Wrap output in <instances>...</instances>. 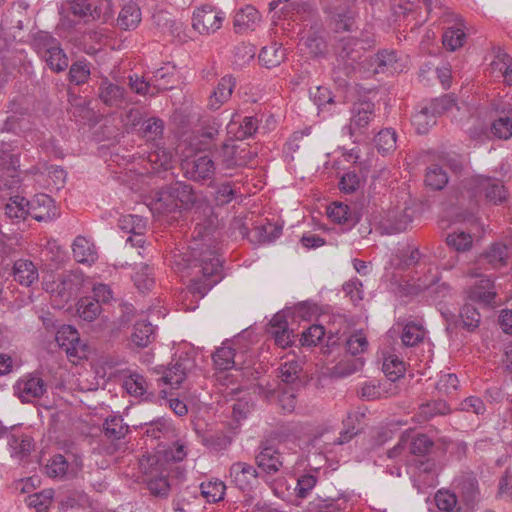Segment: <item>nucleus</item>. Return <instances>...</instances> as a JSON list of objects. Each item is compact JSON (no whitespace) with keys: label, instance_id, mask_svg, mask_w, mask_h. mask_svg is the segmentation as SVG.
Masks as SVG:
<instances>
[{"label":"nucleus","instance_id":"obj_1","mask_svg":"<svg viewBox=\"0 0 512 512\" xmlns=\"http://www.w3.org/2000/svg\"><path fill=\"white\" fill-rule=\"evenodd\" d=\"M179 269L190 270L192 275L189 292L203 298L221 280L222 261L216 250L205 244L194 243L189 255H183L176 262Z\"/></svg>","mask_w":512,"mask_h":512},{"label":"nucleus","instance_id":"obj_2","mask_svg":"<svg viewBox=\"0 0 512 512\" xmlns=\"http://www.w3.org/2000/svg\"><path fill=\"white\" fill-rule=\"evenodd\" d=\"M360 43L352 38H343L339 41L336 48V59L333 64L332 76L339 86L347 84L357 68H366L362 60L364 56L363 48Z\"/></svg>","mask_w":512,"mask_h":512},{"label":"nucleus","instance_id":"obj_3","mask_svg":"<svg viewBox=\"0 0 512 512\" xmlns=\"http://www.w3.org/2000/svg\"><path fill=\"white\" fill-rule=\"evenodd\" d=\"M375 104L371 101H359L351 108L350 122L343 128L354 143H361L370 140L368 133L369 125L374 121Z\"/></svg>","mask_w":512,"mask_h":512},{"label":"nucleus","instance_id":"obj_4","mask_svg":"<svg viewBox=\"0 0 512 512\" xmlns=\"http://www.w3.org/2000/svg\"><path fill=\"white\" fill-rule=\"evenodd\" d=\"M467 189L474 198L484 196L492 204H501L507 198V191L502 182L494 177L475 176L466 181Z\"/></svg>","mask_w":512,"mask_h":512},{"label":"nucleus","instance_id":"obj_5","mask_svg":"<svg viewBox=\"0 0 512 512\" xmlns=\"http://www.w3.org/2000/svg\"><path fill=\"white\" fill-rule=\"evenodd\" d=\"M256 152L246 146L225 142L216 150V157L223 170L245 167L256 157Z\"/></svg>","mask_w":512,"mask_h":512},{"label":"nucleus","instance_id":"obj_6","mask_svg":"<svg viewBox=\"0 0 512 512\" xmlns=\"http://www.w3.org/2000/svg\"><path fill=\"white\" fill-rule=\"evenodd\" d=\"M55 340L62 348L71 362L86 357L87 346L81 342L79 333L71 325H62L57 329Z\"/></svg>","mask_w":512,"mask_h":512},{"label":"nucleus","instance_id":"obj_7","mask_svg":"<svg viewBox=\"0 0 512 512\" xmlns=\"http://www.w3.org/2000/svg\"><path fill=\"white\" fill-rule=\"evenodd\" d=\"M184 176L194 182L211 181L215 175V163L209 156H195L182 161Z\"/></svg>","mask_w":512,"mask_h":512},{"label":"nucleus","instance_id":"obj_8","mask_svg":"<svg viewBox=\"0 0 512 512\" xmlns=\"http://www.w3.org/2000/svg\"><path fill=\"white\" fill-rule=\"evenodd\" d=\"M257 468L266 475H275L284 467V457L270 442H261L255 454Z\"/></svg>","mask_w":512,"mask_h":512},{"label":"nucleus","instance_id":"obj_9","mask_svg":"<svg viewBox=\"0 0 512 512\" xmlns=\"http://www.w3.org/2000/svg\"><path fill=\"white\" fill-rule=\"evenodd\" d=\"M216 369L226 371L230 369L240 370L246 362V352L237 351L236 343L225 342L213 354Z\"/></svg>","mask_w":512,"mask_h":512},{"label":"nucleus","instance_id":"obj_10","mask_svg":"<svg viewBox=\"0 0 512 512\" xmlns=\"http://www.w3.org/2000/svg\"><path fill=\"white\" fill-rule=\"evenodd\" d=\"M367 70L372 69L375 74L400 73L404 70V59L396 51L384 49L370 57Z\"/></svg>","mask_w":512,"mask_h":512},{"label":"nucleus","instance_id":"obj_11","mask_svg":"<svg viewBox=\"0 0 512 512\" xmlns=\"http://www.w3.org/2000/svg\"><path fill=\"white\" fill-rule=\"evenodd\" d=\"M231 482L241 491H251L258 483L259 472L253 465L237 461L229 468Z\"/></svg>","mask_w":512,"mask_h":512},{"label":"nucleus","instance_id":"obj_12","mask_svg":"<svg viewBox=\"0 0 512 512\" xmlns=\"http://www.w3.org/2000/svg\"><path fill=\"white\" fill-rule=\"evenodd\" d=\"M223 16L210 6L198 8L193 13L192 26L200 34H210L221 28Z\"/></svg>","mask_w":512,"mask_h":512},{"label":"nucleus","instance_id":"obj_13","mask_svg":"<svg viewBox=\"0 0 512 512\" xmlns=\"http://www.w3.org/2000/svg\"><path fill=\"white\" fill-rule=\"evenodd\" d=\"M14 390L22 402H31L41 398L46 393L47 386L42 378L28 374L16 382Z\"/></svg>","mask_w":512,"mask_h":512},{"label":"nucleus","instance_id":"obj_14","mask_svg":"<svg viewBox=\"0 0 512 512\" xmlns=\"http://www.w3.org/2000/svg\"><path fill=\"white\" fill-rule=\"evenodd\" d=\"M327 214L333 222L342 225L346 231L354 227L362 216L356 205L349 206L341 202L332 203L327 209Z\"/></svg>","mask_w":512,"mask_h":512},{"label":"nucleus","instance_id":"obj_15","mask_svg":"<svg viewBox=\"0 0 512 512\" xmlns=\"http://www.w3.org/2000/svg\"><path fill=\"white\" fill-rule=\"evenodd\" d=\"M18 155L0 151V189H11L20 182Z\"/></svg>","mask_w":512,"mask_h":512},{"label":"nucleus","instance_id":"obj_16","mask_svg":"<svg viewBox=\"0 0 512 512\" xmlns=\"http://www.w3.org/2000/svg\"><path fill=\"white\" fill-rule=\"evenodd\" d=\"M29 216L39 222H47L58 216L54 200L46 194L36 195L28 201Z\"/></svg>","mask_w":512,"mask_h":512},{"label":"nucleus","instance_id":"obj_17","mask_svg":"<svg viewBox=\"0 0 512 512\" xmlns=\"http://www.w3.org/2000/svg\"><path fill=\"white\" fill-rule=\"evenodd\" d=\"M127 92L124 87L103 78L98 86V98L108 107L119 108L126 103Z\"/></svg>","mask_w":512,"mask_h":512},{"label":"nucleus","instance_id":"obj_18","mask_svg":"<svg viewBox=\"0 0 512 512\" xmlns=\"http://www.w3.org/2000/svg\"><path fill=\"white\" fill-rule=\"evenodd\" d=\"M269 326L268 333L278 347L286 348L292 344L294 333L288 327V321L284 312L276 313L270 320Z\"/></svg>","mask_w":512,"mask_h":512},{"label":"nucleus","instance_id":"obj_19","mask_svg":"<svg viewBox=\"0 0 512 512\" xmlns=\"http://www.w3.org/2000/svg\"><path fill=\"white\" fill-rule=\"evenodd\" d=\"M192 368L193 361L189 357H179L163 371L160 380L173 388H179Z\"/></svg>","mask_w":512,"mask_h":512},{"label":"nucleus","instance_id":"obj_20","mask_svg":"<svg viewBox=\"0 0 512 512\" xmlns=\"http://www.w3.org/2000/svg\"><path fill=\"white\" fill-rule=\"evenodd\" d=\"M446 320L447 330L461 327L469 332H472L479 327L481 315L474 306L465 304L461 308L458 317L451 314L450 317L446 318Z\"/></svg>","mask_w":512,"mask_h":512},{"label":"nucleus","instance_id":"obj_21","mask_svg":"<svg viewBox=\"0 0 512 512\" xmlns=\"http://www.w3.org/2000/svg\"><path fill=\"white\" fill-rule=\"evenodd\" d=\"M468 275L471 277H480L470 292V298L484 304H491L495 297L494 281L489 277H482L476 270H469Z\"/></svg>","mask_w":512,"mask_h":512},{"label":"nucleus","instance_id":"obj_22","mask_svg":"<svg viewBox=\"0 0 512 512\" xmlns=\"http://www.w3.org/2000/svg\"><path fill=\"white\" fill-rule=\"evenodd\" d=\"M509 258L510 253L507 245L495 242L479 256L478 263H487L492 269H499L508 264Z\"/></svg>","mask_w":512,"mask_h":512},{"label":"nucleus","instance_id":"obj_23","mask_svg":"<svg viewBox=\"0 0 512 512\" xmlns=\"http://www.w3.org/2000/svg\"><path fill=\"white\" fill-rule=\"evenodd\" d=\"M235 86L236 79L232 75L223 76L209 96L208 107L211 110L219 109L231 98Z\"/></svg>","mask_w":512,"mask_h":512},{"label":"nucleus","instance_id":"obj_24","mask_svg":"<svg viewBox=\"0 0 512 512\" xmlns=\"http://www.w3.org/2000/svg\"><path fill=\"white\" fill-rule=\"evenodd\" d=\"M156 463L155 457H147L140 461L141 469L150 477L146 480L150 493L157 497H167L170 492V484L165 476L154 477L152 471L146 470V464L151 466Z\"/></svg>","mask_w":512,"mask_h":512},{"label":"nucleus","instance_id":"obj_25","mask_svg":"<svg viewBox=\"0 0 512 512\" xmlns=\"http://www.w3.org/2000/svg\"><path fill=\"white\" fill-rule=\"evenodd\" d=\"M411 221L412 217L407 209H393L387 213L382 227L387 234L400 233L407 229Z\"/></svg>","mask_w":512,"mask_h":512},{"label":"nucleus","instance_id":"obj_26","mask_svg":"<svg viewBox=\"0 0 512 512\" xmlns=\"http://www.w3.org/2000/svg\"><path fill=\"white\" fill-rule=\"evenodd\" d=\"M175 201L167 187H164L154 193L148 206L154 214L161 215L179 209V205Z\"/></svg>","mask_w":512,"mask_h":512},{"label":"nucleus","instance_id":"obj_27","mask_svg":"<svg viewBox=\"0 0 512 512\" xmlns=\"http://www.w3.org/2000/svg\"><path fill=\"white\" fill-rule=\"evenodd\" d=\"M73 257L78 263H94L97 258L95 245L83 236H77L72 244Z\"/></svg>","mask_w":512,"mask_h":512},{"label":"nucleus","instance_id":"obj_28","mask_svg":"<svg viewBox=\"0 0 512 512\" xmlns=\"http://www.w3.org/2000/svg\"><path fill=\"white\" fill-rule=\"evenodd\" d=\"M13 277L19 284L29 287L38 280L39 274L31 260L19 259L13 265Z\"/></svg>","mask_w":512,"mask_h":512},{"label":"nucleus","instance_id":"obj_29","mask_svg":"<svg viewBox=\"0 0 512 512\" xmlns=\"http://www.w3.org/2000/svg\"><path fill=\"white\" fill-rule=\"evenodd\" d=\"M179 208H190L197 200L196 194L192 186L186 182L178 181L174 184L166 186Z\"/></svg>","mask_w":512,"mask_h":512},{"label":"nucleus","instance_id":"obj_30","mask_svg":"<svg viewBox=\"0 0 512 512\" xmlns=\"http://www.w3.org/2000/svg\"><path fill=\"white\" fill-rule=\"evenodd\" d=\"M141 22V10L132 1L124 4L117 18L118 26L123 30H133Z\"/></svg>","mask_w":512,"mask_h":512},{"label":"nucleus","instance_id":"obj_31","mask_svg":"<svg viewBox=\"0 0 512 512\" xmlns=\"http://www.w3.org/2000/svg\"><path fill=\"white\" fill-rule=\"evenodd\" d=\"M258 120L253 116H246L240 123L231 121L227 125V132L238 140L253 136L258 129Z\"/></svg>","mask_w":512,"mask_h":512},{"label":"nucleus","instance_id":"obj_32","mask_svg":"<svg viewBox=\"0 0 512 512\" xmlns=\"http://www.w3.org/2000/svg\"><path fill=\"white\" fill-rule=\"evenodd\" d=\"M260 18L261 16L255 7L246 5L235 13L234 26L240 31L254 29Z\"/></svg>","mask_w":512,"mask_h":512},{"label":"nucleus","instance_id":"obj_33","mask_svg":"<svg viewBox=\"0 0 512 512\" xmlns=\"http://www.w3.org/2000/svg\"><path fill=\"white\" fill-rule=\"evenodd\" d=\"M285 50L278 43L265 46L259 53V61L266 68H274L279 66L285 60Z\"/></svg>","mask_w":512,"mask_h":512},{"label":"nucleus","instance_id":"obj_34","mask_svg":"<svg viewBox=\"0 0 512 512\" xmlns=\"http://www.w3.org/2000/svg\"><path fill=\"white\" fill-rule=\"evenodd\" d=\"M450 413L448 404L443 400H434L419 406L416 414L418 422H426L438 415Z\"/></svg>","mask_w":512,"mask_h":512},{"label":"nucleus","instance_id":"obj_35","mask_svg":"<svg viewBox=\"0 0 512 512\" xmlns=\"http://www.w3.org/2000/svg\"><path fill=\"white\" fill-rule=\"evenodd\" d=\"M103 431L105 436L111 440L123 439L129 432V426L119 415H113L106 418L103 423Z\"/></svg>","mask_w":512,"mask_h":512},{"label":"nucleus","instance_id":"obj_36","mask_svg":"<svg viewBox=\"0 0 512 512\" xmlns=\"http://www.w3.org/2000/svg\"><path fill=\"white\" fill-rule=\"evenodd\" d=\"M132 342L140 348L147 347L155 339L154 326L146 321H138L134 325V331L131 336Z\"/></svg>","mask_w":512,"mask_h":512},{"label":"nucleus","instance_id":"obj_37","mask_svg":"<svg viewBox=\"0 0 512 512\" xmlns=\"http://www.w3.org/2000/svg\"><path fill=\"white\" fill-rule=\"evenodd\" d=\"M5 215L12 222H20L29 216L28 201L19 196L10 199L4 207Z\"/></svg>","mask_w":512,"mask_h":512},{"label":"nucleus","instance_id":"obj_38","mask_svg":"<svg viewBox=\"0 0 512 512\" xmlns=\"http://www.w3.org/2000/svg\"><path fill=\"white\" fill-rule=\"evenodd\" d=\"M8 445L12 456L23 458L30 454L34 448L33 439L25 434H11L8 437Z\"/></svg>","mask_w":512,"mask_h":512},{"label":"nucleus","instance_id":"obj_39","mask_svg":"<svg viewBox=\"0 0 512 512\" xmlns=\"http://www.w3.org/2000/svg\"><path fill=\"white\" fill-rule=\"evenodd\" d=\"M164 122L157 117H151L142 122L139 135L146 141L156 142L163 137Z\"/></svg>","mask_w":512,"mask_h":512},{"label":"nucleus","instance_id":"obj_40","mask_svg":"<svg viewBox=\"0 0 512 512\" xmlns=\"http://www.w3.org/2000/svg\"><path fill=\"white\" fill-rule=\"evenodd\" d=\"M436 118L430 107H424L412 116V124L418 134H426L436 124Z\"/></svg>","mask_w":512,"mask_h":512},{"label":"nucleus","instance_id":"obj_41","mask_svg":"<svg viewBox=\"0 0 512 512\" xmlns=\"http://www.w3.org/2000/svg\"><path fill=\"white\" fill-rule=\"evenodd\" d=\"M68 11L74 16L83 19H98L101 15V10L95 7L93 10L88 0H69Z\"/></svg>","mask_w":512,"mask_h":512},{"label":"nucleus","instance_id":"obj_42","mask_svg":"<svg viewBox=\"0 0 512 512\" xmlns=\"http://www.w3.org/2000/svg\"><path fill=\"white\" fill-rule=\"evenodd\" d=\"M102 312L101 304L90 297L81 298L77 304L79 317L87 322L94 321Z\"/></svg>","mask_w":512,"mask_h":512},{"label":"nucleus","instance_id":"obj_43","mask_svg":"<svg viewBox=\"0 0 512 512\" xmlns=\"http://www.w3.org/2000/svg\"><path fill=\"white\" fill-rule=\"evenodd\" d=\"M123 387L130 395L135 397L144 396L149 390L146 379L138 373H131L126 376L123 380Z\"/></svg>","mask_w":512,"mask_h":512},{"label":"nucleus","instance_id":"obj_44","mask_svg":"<svg viewBox=\"0 0 512 512\" xmlns=\"http://www.w3.org/2000/svg\"><path fill=\"white\" fill-rule=\"evenodd\" d=\"M458 487L463 500L467 504H473L479 497L478 482L471 475H464L458 483Z\"/></svg>","mask_w":512,"mask_h":512},{"label":"nucleus","instance_id":"obj_45","mask_svg":"<svg viewBox=\"0 0 512 512\" xmlns=\"http://www.w3.org/2000/svg\"><path fill=\"white\" fill-rule=\"evenodd\" d=\"M54 491L52 489H44L40 492L29 495L26 498V503L32 507L36 512H47L52 504Z\"/></svg>","mask_w":512,"mask_h":512},{"label":"nucleus","instance_id":"obj_46","mask_svg":"<svg viewBox=\"0 0 512 512\" xmlns=\"http://www.w3.org/2000/svg\"><path fill=\"white\" fill-rule=\"evenodd\" d=\"M382 370L390 381H396L404 375L405 363L395 354L384 358Z\"/></svg>","mask_w":512,"mask_h":512},{"label":"nucleus","instance_id":"obj_47","mask_svg":"<svg viewBox=\"0 0 512 512\" xmlns=\"http://www.w3.org/2000/svg\"><path fill=\"white\" fill-rule=\"evenodd\" d=\"M302 371L300 362L295 358H291L283 362L279 367V378L286 384H295L299 379Z\"/></svg>","mask_w":512,"mask_h":512},{"label":"nucleus","instance_id":"obj_48","mask_svg":"<svg viewBox=\"0 0 512 512\" xmlns=\"http://www.w3.org/2000/svg\"><path fill=\"white\" fill-rule=\"evenodd\" d=\"M439 512H462L457 496L448 490H439L434 497Z\"/></svg>","mask_w":512,"mask_h":512},{"label":"nucleus","instance_id":"obj_49","mask_svg":"<svg viewBox=\"0 0 512 512\" xmlns=\"http://www.w3.org/2000/svg\"><path fill=\"white\" fill-rule=\"evenodd\" d=\"M396 132L391 128L382 129L374 137L375 146L378 152L386 154L396 148Z\"/></svg>","mask_w":512,"mask_h":512},{"label":"nucleus","instance_id":"obj_50","mask_svg":"<svg viewBox=\"0 0 512 512\" xmlns=\"http://www.w3.org/2000/svg\"><path fill=\"white\" fill-rule=\"evenodd\" d=\"M226 486L222 481H208L200 485L201 495L210 503H215L223 499Z\"/></svg>","mask_w":512,"mask_h":512},{"label":"nucleus","instance_id":"obj_51","mask_svg":"<svg viewBox=\"0 0 512 512\" xmlns=\"http://www.w3.org/2000/svg\"><path fill=\"white\" fill-rule=\"evenodd\" d=\"M425 183L432 190H441L448 183V177L441 166L431 165L427 168Z\"/></svg>","mask_w":512,"mask_h":512},{"label":"nucleus","instance_id":"obj_52","mask_svg":"<svg viewBox=\"0 0 512 512\" xmlns=\"http://www.w3.org/2000/svg\"><path fill=\"white\" fill-rule=\"evenodd\" d=\"M425 331L421 325L408 323L403 328L401 340L404 346L413 347L423 341Z\"/></svg>","mask_w":512,"mask_h":512},{"label":"nucleus","instance_id":"obj_53","mask_svg":"<svg viewBox=\"0 0 512 512\" xmlns=\"http://www.w3.org/2000/svg\"><path fill=\"white\" fill-rule=\"evenodd\" d=\"M466 34L461 27L448 28L442 37L444 47L449 51H455L462 47Z\"/></svg>","mask_w":512,"mask_h":512},{"label":"nucleus","instance_id":"obj_54","mask_svg":"<svg viewBox=\"0 0 512 512\" xmlns=\"http://www.w3.org/2000/svg\"><path fill=\"white\" fill-rule=\"evenodd\" d=\"M54 284L56 285V288H52L50 291L52 293H57V295L64 301H68L76 289V285L71 275H60Z\"/></svg>","mask_w":512,"mask_h":512},{"label":"nucleus","instance_id":"obj_55","mask_svg":"<svg viewBox=\"0 0 512 512\" xmlns=\"http://www.w3.org/2000/svg\"><path fill=\"white\" fill-rule=\"evenodd\" d=\"M144 434L153 439H159L170 431V424L164 418L151 420L150 422L141 424Z\"/></svg>","mask_w":512,"mask_h":512},{"label":"nucleus","instance_id":"obj_56","mask_svg":"<svg viewBox=\"0 0 512 512\" xmlns=\"http://www.w3.org/2000/svg\"><path fill=\"white\" fill-rule=\"evenodd\" d=\"M42 57L49 68L55 72H61L68 67V58L61 48H54L49 53H44Z\"/></svg>","mask_w":512,"mask_h":512},{"label":"nucleus","instance_id":"obj_57","mask_svg":"<svg viewBox=\"0 0 512 512\" xmlns=\"http://www.w3.org/2000/svg\"><path fill=\"white\" fill-rule=\"evenodd\" d=\"M174 76L173 68L169 67H161L156 69L153 72V76L150 79L153 85V89H155L156 93L163 90H168L172 88L170 84V79Z\"/></svg>","mask_w":512,"mask_h":512},{"label":"nucleus","instance_id":"obj_58","mask_svg":"<svg viewBox=\"0 0 512 512\" xmlns=\"http://www.w3.org/2000/svg\"><path fill=\"white\" fill-rule=\"evenodd\" d=\"M433 446L432 440L425 434H418L411 441L408 439L407 450L417 456L426 455Z\"/></svg>","mask_w":512,"mask_h":512},{"label":"nucleus","instance_id":"obj_59","mask_svg":"<svg viewBox=\"0 0 512 512\" xmlns=\"http://www.w3.org/2000/svg\"><path fill=\"white\" fill-rule=\"evenodd\" d=\"M446 243L457 252H465L472 247V236L463 231L451 233L446 237Z\"/></svg>","mask_w":512,"mask_h":512},{"label":"nucleus","instance_id":"obj_60","mask_svg":"<svg viewBox=\"0 0 512 512\" xmlns=\"http://www.w3.org/2000/svg\"><path fill=\"white\" fill-rule=\"evenodd\" d=\"M118 226L126 233L133 234L138 230H146V221L137 215H124L118 220Z\"/></svg>","mask_w":512,"mask_h":512},{"label":"nucleus","instance_id":"obj_61","mask_svg":"<svg viewBox=\"0 0 512 512\" xmlns=\"http://www.w3.org/2000/svg\"><path fill=\"white\" fill-rule=\"evenodd\" d=\"M48 476L54 478H64L68 473V462L61 454L55 455L46 466Z\"/></svg>","mask_w":512,"mask_h":512},{"label":"nucleus","instance_id":"obj_62","mask_svg":"<svg viewBox=\"0 0 512 512\" xmlns=\"http://www.w3.org/2000/svg\"><path fill=\"white\" fill-rule=\"evenodd\" d=\"M70 81L76 85H81L87 82L90 76L89 64L85 61H78L73 63L69 70Z\"/></svg>","mask_w":512,"mask_h":512},{"label":"nucleus","instance_id":"obj_63","mask_svg":"<svg viewBox=\"0 0 512 512\" xmlns=\"http://www.w3.org/2000/svg\"><path fill=\"white\" fill-rule=\"evenodd\" d=\"M493 135L499 139L508 140L512 137V119L500 117L491 126Z\"/></svg>","mask_w":512,"mask_h":512},{"label":"nucleus","instance_id":"obj_64","mask_svg":"<svg viewBox=\"0 0 512 512\" xmlns=\"http://www.w3.org/2000/svg\"><path fill=\"white\" fill-rule=\"evenodd\" d=\"M346 347L351 355H358L366 351L368 341L362 331H357L346 340Z\"/></svg>","mask_w":512,"mask_h":512}]
</instances>
